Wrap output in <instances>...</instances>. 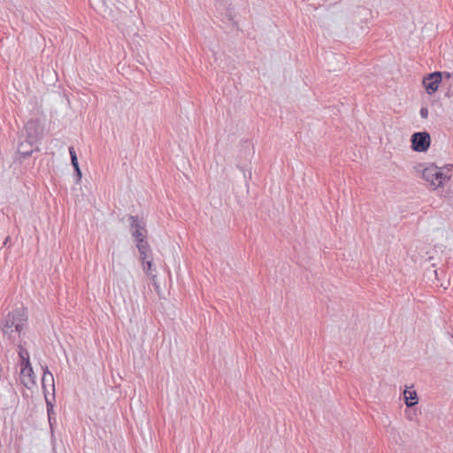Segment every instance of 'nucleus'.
Masks as SVG:
<instances>
[{"label":"nucleus","mask_w":453,"mask_h":453,"mask_svg":"<svg viewBox=\"0 0 453 453\" xmlns=\"http://www.w3.org/2000/svg\"><path fill=\"white\" fill-rule=\"evenodd\" d=\"M403 395L405 399V404L408 408L413 407L418 403V398L417 392L415 390L407 388L404 390Z\"/></svg>","instance_id":"obj_10"},{"label":"nucleus","mask_w":453,"mask_h":453,"mask_svg":"<svg viewBox=\"0 0 453 453\" xmlns=\"http://www.w3.org/2000/svg\"><path fill=\"white\" fill-rule=\"evenodd\" d=\"M422 178L430 184L433 189L443 185L444 181L449 180L451 174L443 173L441 167L431 164L422 170Z\"/></svg>","instance_id":"obj_2"},{"label":"nucleus","mask_w":453,"mask_h":453,"mask_svg":"<svg viewBox=\"0 0 453 453\" xmlns=\"http://www.w3.org/2000/svg\"><path fill=\"white\" fill-rule=\"evenodd\" d=\"M69 153H70V157H71V163L73 166V168L79 166V163H78V157H77V155H76V152H75V150L73 147H69Z\"/></svg>","instance_id":"obj_16"},{"label":"nucleus","mask_w":453,"mask_h":453,"mask_svg":"<svg viewBox=\"0 0 453 453\" xmlns=\"http://www.w3.org/2000/svg\"><path fill=\"white\" fill-rule=\"evenodd\" d=\"M27 311L23 306L9 311L1 321V330L4 336L7 337L11 342L16 343L21 334L27 329Z\"/></svg>","instance_id":"obj_1"},{"label":"nucleus","mask_w":453,"mask_h":453,"mask_svg":"<svg viewBox=\"0 0 453 453\" xmlns=\"http://www.w3.org/2000/svg\"><path fill=\"white\" fill-rule=\"evenodd\" d=\"M21 382L26 388H30L35 384V374L30 361H27L25 365H21L20 371Z\"/></svg>","instance_id":"obj_7"},{"label":"nucleus","mask_w":453,"mask_h":453,"mask_svg":"<svg viewBox=\"0 0 453 453\" xmlns=\"http://www.w3.org/2000/svg\"><path fill=\"white\" fill-rule=\"evenodd\" d=\"M442 73L441 72H434L423 78V85L426 91L429 95H433L438 90L439 85L441 82Z\"/></svg>","instance_id":"obj_6"},{"label":"nucleus","mask_w":453,"mask_h":453,"mask_svg":"<svg viewBox=\"0 0 453 453\" xmlns=\"http://www.w3.org/2000/svg\"><path fill=\"white\" fill-rule=\"evenodd\" d=\"M446 78H450L451 73H444Z\"/></svg>","instance_id":"obj_23"},{"label":"nucleus","mask_w":453,"mask_h":453,"mask_svg":"<svg viewBox=\"0 0 453 453\" xmlns=\"http://www.w3.org/2000/svg\"><path fill=\"white\" fill-rule=\"evenodd\" d=\"M23 136L30 143L39 144V142L43 137V127L38 119H30L27 122L24 127Z\"/></svg>","instance_id":"obj_4"},{"label":"nucleus","mask_w":453,"mask_h":453,"mask_svg":"<svg viewBox=\"0 0 453 453\" xmlns=\"http://www.w3.org/2000/svg\"><path fill=\"white\" fill-rule=\"evenodd\" d=\"M411 149L417 152H426L431 143V137L429 133L416 132L411 137Z\"/></svg>","instance_id":"obj_5"},{"label":"nucleus","mask_w":453,"mask_h":453,"mask_svg":"<svg viewBox=\"0 0 453 453\" xmlns=\"http://www.w3.org/2000/svg\"><path fill=\"white\" fill-rule=\"evenodd\" d=\"M16 342H18L19 357L21 359L20 365H25V363H27V361H30L29 360V353L27 351V349L21 344V341H19V339Z\"/></svg>","instance_id":"obj_12"},{"label":"nucleus","mask_w":453,"mask_h":453,"mask_svg":"<svg viewBox=\"0 0 453 453\" xmlns=\"http://www.w3.org/2000/svg\"><path fill=\"white\" fill-rule=\"evenodd\" d=\"M45 397L47 398V396L45 395ZM47 401V407H48V411H50V408H52V405L50 404L49 401L46 399Z\"/></svg>","instance_id":"obj_22"},{"label":"nucleus","mask_w":453,"mask_h":453,"mask_svg":"<svg viewBox=\"0 0 453 453\" xmlns=\"http://www.w3.org/2000/svg\"><path fill=\"white\" fill-rule=\"evenodd\" d=\"M11 240V237L10 236H7L4 242V245H7V243L10 242Z\"/></svg>","instance_id":"obj_21"},{"label":"nucleus","mask_w":453,"mask_h":453,"mask_svg":"<svg viewBox=\"0 0 453 453\" xmlns=\"http://www.w3.org/2000/svg\"><path fill=\"white\" fill-rule=\"evenodd\" d=\"M441 171L447 174H450L449 173L453 170V165L449 164L445 165L443 167H441Z\"/></svg>","instance_id":"obj_17"},{"label":"nucleus","mask_w":453,"mask_h":453,"mask_svg":"<svg viewBox=\"0 0 453 453\" xmlns=\"http://www.w3.org/2000/svg\"><path fill=\"white\" fill-rule=\"evenodd\" d=\"M128 220L130 221L132 231L134 229L143 230L144 233H147L144 224L139 220L137 216H129Z\"/></svg>","instance_id":"obj_13"},{"label":"nucleus","mask_w":453,"mask_h":453,"mask_svg":"<svg viewBox=\"0 0 453 453\" xmlns=\"http://www.w3.org/2000/svg\"><path fill=\"white\" fill-rule=\"evenodd\" d=\"M35 150H39L38 144L30 143L27 139L19 142L18 145V154L23 159L30 157Z\"/></svg>","instance_id":"obj_8"},{"label":"nucleus","mask_w":453,"mask_h":453,"mask_svg":"<svg viewBox=\"0 0 453 453\" xmlns=\"http://www.w3.org/2000/svg\"><path fill=\"white\" fill-rule=\"evenodd\" d=\"M136 247L139 250L140 258L144 264L145 260L149 258L150 253V247L148 243L147 240L142 241L140 240L138 243H136Z\"/></svg>","instance_id":"obj_9"},{"label":"nucleus","mask_w":453,"mask_h":453,"mask_svg":"<svg viewBox=\"0 0 453 453\" xmlns=\"http://www.w3.org/2000/svg\"><path fill=\"white\" fill-rule=\"evenodd\" d=\"M43 374L42 378V385L43 389H46V384L48 383L51 388L52 390H55V385H54V377L52 373L49 371L48 366L42 367Z\"/></svg>","instance_id":"obj_11"},{"label":"nucleus","mask_w":453,"mask_h":453,"mask_svg":"<svg viewBox=\"0 0 453 453\" xmlns=\"http://www.w3.org/2000/svg\"><path fill=\"white\" fill-rule=\"evenodd\" d=\"M242 153L248 157H251L254 153V148L251 142L248 140H245L242 143Z\"/></svg>","instance_id":"obj_14"},{"label":"nucleus","mask_w":453,"mask_h":453,"mask_svg":"<svg viewBox=\"0 0 453 453\" xmlns=\"http://www.w3.org/2000/svg\"><path fill=\"white\" fill-rule=\"evenodd\" d=\"M74 171H75V173H76V177H77V181H79L81 179V171L80 169V166H77L74 168Z\"/></svg>","instance_id":"obj_19"},{"label":"nucleus","mask_w":453,"mask_h":453,"mask_svg":"<svg viewBox=\"0 0 453 453\" xmlns=\"http://www.w3.org/2000/svg\"><path fill=\"white\" fill-rule=\"evenodd\" d=\"M146 234L147 233H144L143 230H140V229H134L132 231V235L134 238L136 243H138L140 240L145 241Z\"/></svg>","instance_id":"obj_15"},{"label":"nucleus","mask_w":453,"mask_h":453,"mask_svg":"<svg viewBox=\"0 0 453 453\" xmlns=\"http://www.w3.org/2000/svg\"><path fill=\"white\" fill-rule=\"evenodd\" d=\"M420 116L422 119H427L428 117V109L426 107H422L420 109Z\"/></svg>","instance_id":"obj_18"},{"label":"nucleus","mask_w":453,"mask_h":453,"mask_svg":"<svg viewBox=\"0 0 453 453\" xmlns=\"http://www.w3.org/2000/svg\"><path fill=\"white\" fill-rule=\"evenodd\" d=\"M118 0H89L91 7L103 18L112 21L118 19L119 7L116 6Z\"/></svg>","instance_id":"obj_3"},{"label":"nucleus","mask_w":453,"mask_h":453,"mask_svg":"<svg viewBox=\"0 0 453 453\" xmlns=\"http://www.w3.org/2000/svg\"><path fill=\"white\" fill-rule=\"evenodd\" d=\"M146 265H147V271L150 272L151 271V267H152V261L151 260H145Z\"/></svg>","instance_id":"obj_20"}]
</instances>
